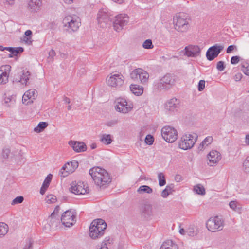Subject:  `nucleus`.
<instances>
[{
  "mask_svg": "<svg viewBox=\"0 0 249 249\" xmlns=\"http://www.w3.org/2000/svg\"><path fill=\"white\" fill-rule=\"evenodd\" d=\"M243 170L246 173H249V156H247L243 163Z\"/></svg>",
  "mask_w": 249,
  "mask_h": 249,
  "instance_id": "nucleus-41",
  "label": "nucleus"
},
{
  "mask_svg": "<svg viewBox=\"0 0 249 249\" xmlns=\"http://www.w3.org/2000/svg\"><path fill=\"white\" fill-rule=\"evenodd\" d=\"M87 188H85L83 182L80 181L77 182L76 181H74L71 182L70 190L74 194L83 195L87 193Z\"/></svg>",
  "mask_w": 249,
  "mask_h": 249,
  "instance_id": "nucleus-14",
  "label": "nucleus"
},
{
  "mask_svg": "<svg viewBox=\"0 0 249 249\" xmlns=\"http://www.w3.org/2000/svg\"><path fill=\"white\" fill-rule=\"evenodd\" d=\"M55 55V51L53 49L50 50L49 53V58L53 59Z\"/></svg>",
  "mask_w": 249,
  "mask_h": 249,
  "instance_id": "nucleus-61",
  "label": "nucleus"
},
{
  "mask_svg": "<svg viewBox=\"0 0 249 249\" xmlns=\"http://www.w3.org/2000/svg\"><path fill=\"white\" fill-rule=\"evenodd\" d=\"M149 74L147 72L142 69L139 75V79L142 83H145L147 82L149 78Z\"/></svg>",
  "mask_w": 249,
  "mask_h": 249,
  "instance_id": "nucleus-28",
  "label": "nucleus"
},
{
  "mask_svg": "<svg viewBox=\"0 0 249 249\" xmlns=\"http://www.w3.org/2000/svg\"><path fill=\"white\" fill-rule=\"evenodd\" d=\"M240 57L238 56H234L231 58V64H236L240 61Z\"/></svg>",
  "mask_w": 249,
  "mask_h": 249,
  "instance_id": "nucleus-51",
  "label": "nucleus"
},
{
  "mask_svg": "<svg viewBox=\"0 0 249 249\" xmlns=\"http://www.w3.org/2000/svg\"><path fill=\"white\" fill-rule=\"evenodd\" d=\"M140 212L142 217L146 220L152 219L154 215L153 205L148 202H144L141 204Z\"/></svg>",
  "mask_w": 249,
  "mask_h": 249,
  "instance_id": "nucleus-8",
  "label": "nucleus"
},
{
  "mask_svg": "<svg viewBox=\"0 0 249 249\" xmlns=\"http://www.w3.org/2000/svg\"><path fill=\"white\" fill-rule=\"evenodd\" d=\"M194 191L196 194L204 195L205 194V189L201 184H197L194 187Z\"/></svg>",
  "mask_w": 249,
  "mask_h": 249,
  "instance_id": "nucleus-33",
  "label": "nucleus"
},
{
  "mask_svg": "<svg viewBox=\"0 0 249 249\" xmlns=\"http://www.w3.org/2000/svg\"><path fill=\"white\" fill-rule=\"evenodd\" d=\"M117 105L115 106V109L120 112L126 113L131 110L133 105L128 104L126 100L123 98H118L116 100Z\"/></svg>",
  "mask_w": 249,
  "mask_h": 249,
  "instance_id": "nucleus-12",
  "label": "nucleus"
},
{
  "mask_svg": "<svg viewBox=\"0 0 249 249\" xmlns=\"http://www.w3.org/2000/svg\"><path fill=\"white\" fill-rule=\"evenodd\" d=\"M52 177L53 175L51 174H49L45 178L40 190V193L41 195L45 194L52 180Z\"/></svg>",
  "mask_w": 249,
  "mask_h": 249,
  "instance_id": "nucleus-24",
  "label": "nucleus"
},
{
  "mask_svg": "<svg viewBox=\"0 0 249 249\" xmlns=\"http://www.w3.org/2000/svg\"><path fill=\"white\" fill-rule=\"evenodd\" d=\"M197 137L196 134L183 135L181 137L180 142L179 143V147L183 150L191 149L194 145Z\"/></svg>",
  "mask_w": 249,
  "mask_h": 249,
  "instance_id": "nucleus-6",
  "label": "nucleus"
},
{
  "mask_svg": "<svg viewBox=\"0 0 249 249\" xmlns=\"http://www.w3.org/2000/svg\"><path fill=\"white\" fill-rule=\"evenodd\" d=\"M48 125V124L47 122H39L37 125L36 127L34 128V131L36 132L39 133L42 132L44 129L46 128Z\"/></svg>",
  "mask_w": 249,
  "mask_h": 249,
  "instance_id": "nucleus-31",
  "label": "nucleus"
},
{
  "mask_svg": "<svg viewBox=\"0 0 249 249\" xmlns=\"http://www.w3.org/2000/svg\"><path fill=\"white\" fill-rule=\"evenodd\" d=\"M8 225L4 223L0 224V236L5 235L8 232Z\"/></svg>",
  "mask_w": 249,
  "mask_h": 249,
  "instance_id": "nucleus-36",
  "label": "nucleus"
},
{
  "mask_svg": "<svg viewBox=\"0 0 249 249\" xmlns=\"http://www.w3.org/2000/svg\"><path fill=\"white\" fill-rule=\"evenodd\" d=\"M142 46L144 49H150L153 48L154 46L151 39H146L142 44Z\"/></svg>",
  "mask_w": 249,
  "mask_h": 249,
  "instance_id": "nucleus-42",
  "label": "nucleus"
},
{
  "mask_svg": "<svg viewBox=\"0 0 249 249\" xmlns=\"http://www.w3.org/2000/svg\"><path fill=\"white\" fill-rule=\"evenodd\" d=\"M100 141L106 145L110 144L112 142L111 135L103 134L100 139Z\"/></svg>",
  "mask_w": 249,
  "mask_h": 249,
  "instance_id": "nucleus-30",
  "label": "nucleus"
},
{
  "mask_svg": "<svg viewBox=\"0 0 249 249\" xmlns=\"http://www.w3.org/2000/svg\"><path fill=\"white\" fill-rule=\"evenodd\" d=\"M71 168H73L74 171L78 167V162L76 161L73 160L71 162H69Z\"/></svg>",
  "mask_w": 249,
  "mask_h": 249,
  "instance_id": "nucleus-54",
  "label": "nucleus"
},
{
  "mask_svg": "<svg viewBox=\"0 0 249 249\" xmlns=\"http://www.w3.org/2000/svg\"><path fill=\"white\" fill-rule=\"evenodd\" d=\"M59 210H60V207L58 205H57L54 209V211H53V212L51 214V216H58V213H59Z\"/></svg>",
  "mask_w": 249,
  "mask_h": 249,
  "instance_id": "nucleus-55",
  "label": "nucleus"
},
{
  "mask_svg": "<svg viewBox=\"0 0 249 249\" xmlns=\"http://www.w3.org/2000/svg\"><path fill=\"white\" fill-rule=\"evenodd\" d=\"M154 141V138L153 136L150 134L147 135L145 138V142L149 145H152Z\"/></svg>",
  "mask_w": 249,
  "mask_h": 249,
  "instance_id": "nucleus-44",
  "label": "nucleus"
},
{
  "mask_svg": "<svg viewBox=\"0 0 249 249\" xmlns=\"http://www.w3.org/2000/svg\"><path fill=\"white\" fill-rule=\"evenodd\" d=\"M137 192L139 194H151L153 192V189L147 185H142L137 190Z\"/></svg>",
  "mask_w": 249,
  "mask_h": 249,
  "instance_id": "nucleus-27",
  "label": "nucleus"
},
{
  "mask_svg": "<svg viewBox=\"0 0 249 249\" xmlns=\"http://www.w3.org/2000/svg\"><path fill=\"white\" fill-rule=\"evenodd\" d=\"M128 22V17L126 14H120L115 17L113 21V26L115 30L119 32Z\"/></svg>",
  "mask_w": 249,
  "mask_h": 249,
  "instance_id": "nucleus-10",
  "label": "nucleus"
},
{
  "mask_svg": "<svg viewBox=\"0 0 249 249\" xmlns=\"http://www.w3.org/2000/svg\"><path fill=\"white\" fill-rule=\"evenodd\" d=\"M205 81L203 80H201L198 82V90L199 91H202L205 88Z\"/></svg>",
  "mask_w": 249,
  "mask_h": 249,
  "instance_id": "nucleus-49",
  "label": "nucleus"
},
{
  "mask_svg": "<svg viewBox=\"0 0 249 249\" xmlns=\"http://www.w3.org/2000/svg\"><path fill=\"white\" fill-rule=\"evenodd\" d=\"M119 121L118 119H114L110 120L107 122V125L109 127H112L117 124L118 123Z\"/></svg>",
  "mask_w": 249,
  "mask_h": 249,
  "instance_id": "nucleus-50",
  "label": "nucleus"
},
{
  "mask_svg": "<svg viewBox=\"0 0 249 249\" xmlns=\"http://www.w3.org/2000/svg\"><path fill=\"white\" fill-rule=\"evenodd\" d=\"M69 144L71 146L73 150L76 152H84L87 149L86 145L82 142L71 141L69 142Z\"/></svg>",
  "mask_w": 249,
  "mask_h": 249,
  "instance_id": "nucleus-17",
  "label": "nucleus"
},
{
  "mask_svg": "<svg viewBox=\"0 0 249 249\" xmlns=\"http://www.w3.org/2000/svg\"><path fill=\"white\" fill-rule=\"evenodd\" d=\"M230 207L235 211L239 212L240 210V206L236 201H231L229 203Z\"/></svg>",
  "mask_w": 249,
  "mask_h": 249,
  "instance_id": "nucleus-40",
  "label": "nucleus"
},
{
  "mask_svg": "<svg viewBox=\"0 0 249 249\" xmlns=\"http://www.w3.org/2000/svg\"><path fill=\"white\" fill-rule=\"evenodd\" d=\"M184 54L188 57H196L200 53V49L197 45H190L185 47Z\"/></svg>",
  "mask_w": 249,
  "mask_h": 249,
  "instance_id": "nucleus-15",
  "label": "nucleus"
},
{
  "mask_svg": "<svg viewBox=\"0 0 249 249\" xmlns=\"http://www.w3.org/2000/svg\"><path fill=\"white\" fill-rule=\"evenodd\" d=\"M243 75L241 73L236 74L234 76V79L235 81H239L241 80Z\"/></svg>",
  "mask_w": 249,
  "mask_h": 249,
  "instance_id": "nucleus-57",
  "label": "nucleus"
},
{
  "mask_svg": "<svg viewBox=\"0 0 249 249\" xmlns=\"http://www.w3.org/2000/svg\"><path fill=\"white\" fill-rule=\"evenodd\" d=\"M160 249H178V246L172 240H168L163 243Z\"/></svg>",
  "mask_w": 249,
  "mask_h": 249,
  "instance_id": "nucleus-25",
  "label": "nucleus"
},
{
  "mask_svg": "<svg viewBox=\"0 0 249 249\" xmlns=\"http://www.w3.org/2000/svg\"><path fill=\"white\" fill-rule=\"evenodd\" d=\"M130 89L133 93L137 96L141 95L143 93V88L137 84H131Z\"/></svg>",
  "mask_w": 249,
  "mask_h": 249,
  "instance_id": "nucleus-26",
  "label": "nucleus"
},
{
  "mask_svg": "<svg viewBox=\"0 0 249 249\" xmlns=\"http://www.w3.org/2000/svg\"><path fill=\"white\" fill-rule=\"evenodd\" d=\"M170 193L167 191L165 188L162 190L161 196L163 198H166Z\"/></svg>",
  "mask_w": 249,
  "mask_h": 249,
  "instance_id": "nucleus-59",
  "label": "nucleus"
},
{
  "mask_svg": "<svg viewBox=\"0 0 249 249\" xmlns=\"http://www.w3.org/2000/svg\"><path fill=\"white\" fill-rule=\"evenodd\" d=\"M180 106V100L176 98H173L167 101L165 104V108L170 111H177Z\"/></svg>",
  "mask_w": 249,
  "mask_h": 249,
  "instance_id": "nucleus-16",
  "label": "nucleus"
},
{
  "mask_svg": "<svg viewBox=\"0 0 249 249\" xmlns=\"http://www.w3.org/2000/svg\"><path fill=\"white\" fill-rule=\"evenodd\" d=\"M209 160L208 164L210 166H213L216 163L218 160V153L217 151L212 150L207 155Z\"/></svg>",
  "mask_w": 249,
  "mask_h": 249,
  "instance_id": "nucleus-21",
  "label": "nucleus"
},
{
  "mask_svg": "<svg viewBox=\"0 0 249 249\" xmlns=\"http://www.w3.org/2000/svg\"><path fill=\"white\" fill-rule=\"evenodd\" d=\"M174 187V184H171L170 185H168L166 186L165 189L168 191L170 193L173 190V188Z\"/></svg>",
  "mask_w": 249,
  "mask_h": 249,
  "instance_id": "nucleus-60",
  "label": "nucleus"
},
{
  "mask_svg": "<svg viewBox=\"0 0 249 249\" xmlns=\"http://www.w3.org/2000/svg\"><path fill=\"white\" fill-rule=\"evenodd\" d=\"M63 23L68 28V30L75 32L78 30L81 25V19L76 15H69L64 18Z\"/></svg>",
  "mask_w": 249,
  "mask_h": 249,
  "instance_id": "nucleus-5",
  "label": "nucleus"
},
{
  "mask_svg": "<svg viewBox=\"0 0 249 249\" xmlns=\"http://www.w3.org/2000/svg\"><path fill=\"white\" fill-rule=\"evenodd\" d=\"M161 135L164 140L170 143L174 142L178 138L177 130L169 126H165L162 128Z\"/></svg>",
  "mask_w": 249,
  "mask_h": 249,
  "instance_id": "nucleus-7",
  "label": "nucleus"
},
{
  "mask_svg": "<svg viewBox=\"0 0 249 249\" xmlns=\"http://www.w3.org/2000/svg\"><path fill=\"white\" fill-rule=\"evenodd\" d=\"M62 170L67 171V173L71 174L74 172L73 168H71L69 162H67L62 167Z\"/></svg>",
  "mask_w": 249,
  "mask_h": 249,
  "instance_id": "nucleus-45",
  "label": "nucleus"
},
{
  "mask_svg": "<svg viewBox=\"0 0 249 249\" xmlns=\"http://www.w3.org/2000/svg\"><path fill=\"white\" fill-rule=\"evenodd\" d=\"M236 48V46L233 45H231L228 46V48L227 49V53H230L232 51H233L234 49Z\"/></svg>",
  "mask_w": 249,
  "mask_h": 249,
  "instance_id": "nucleus-58",
  "label": "nucleus"
},
{
  "mask_svg": "<svg viewBox=\"0 0 249 249\" xmlns=\"http://www.w3.org/2000/svg\"><path fill=\"white\" fill-rule=\"evenodd\" d=\"M41 5V0H30L28 3V7L30 9L34 12H37L39 11Z\"/></svg>",
  "mask_w": 249,
  "mask_h": 249,
  "instance_id": "nucleus-20",
  "label": "nucleus"
},
{
  "mask_svg": "<svg viewBox=\"0 0 249 249\" xmlns=\"http://www.w3.org/2000/svg\"><path fill=\"white\" fill-rule=\"evenodd\" d=\"M225 68V65L224 62L223 61H219V71H222L224 70Z\"/></svg>",
  "mask_w": 249,
  "mask_h": 249,
  "instance_id": "nucleus-62",
  "label": "nucleus"
},
{
  "mask_svg": "<svg viewBox=\"0 0 249 249\" xmlns=\"http://www.w3.org/2000/svg\"><path fill=\"white\" fill-rule=\"evenodd\" d=\"M124 81V77L122 74H115L109 77L107 83L110 87L119 88L123 84Z\"/></svg>",
  "mask_w": 249,
  "mask_h": 249,
  "instance_id": "nucleus-13",
  "label": "nucleus"
},
{
  "mask_svg": "<svg viewBox=\"0 0 249 249\" xmlns=\"http://www.w3.org/2000/svg\"><path fill=\"white\" fill-rule=\"evenodd\" d=\"M34 241L30 238H28L25 240V244L23 249H33Z\"/></svg>",
  "mask_w": 249,
  "mask_h": 249,
  "instance_id": "nucleus-38",
  "label": "nucleus"
},
{
  "mask_svg": "<svg viewBox=\"0 0 249 249\" xmlns=\"http://www.w3.org/2000/svg\"><path fill=\"white\" fill-rule=\"evenodd\" d=\"M140 71H142V69L138 68L133 70L130 73V77L133 80H138Z\"/></svg>",
  "mask_w": 249,
  "mask_h": 249,
  "instance_id": "nucleus-39",
  "label": "nucleus"
},
{
  "mask_svg": "<svg viewBox=\"0 0 249 249\" xmlns=\"http://www.w3.org/2000/svg\"><path fill=\"white\" fill-rule=\"evenodd\" d=\"M24 199V197L22 196H17L12 200L11 205H15L18 204H20L23 202Z\"/></svg>",
  "mask_w": 249,
  "mask_h": 249,
  "instance_id": "nucleus-43",
  "label": "nucleus"
},
{
  "mask_svg": "<svg viewBox=\"0 0 249 249\" xmlns=\"http://www.w3.org/2000/svg\"><path fill=\"white\" fill-rule=\"evenodd\" d=\"M176 76L172 74L167 73L155 83V86L160 90H169L176 84Z\"/></svg>",
  "mask_w": 249,
  "mask_h": 249,
  "instance_id": "nucleus-4",
  "label": "nucleus"
},
{
  "mask_svg": "<svg viewBox=\"0 0 249 249\" xmlns=\"http://www.w3.org/2000/svg\"><path fill=\"white\" fill-rule=\"evenodd\" d=\"M31 76V73L29 71H23L22 75L20 76L19 79H16V81L20 82L22 84L27 85Z\"/></svg>",
  "mask_w": 249,
  "mask_h": 249,
  "instance_id": "nucleus-23",
  "label": "nucleus"
},
{
  "mask_svg": "<svg viewBox=\"0 0 249 249\" xmlns=\"http://www.w3.org/2000/svg\"><path fill=\"white\" fill-rule=\"evenodd\" d=\"M217 218L218 216H216L213 218H210L207 221L206 223V227L209 231L212 232L216 231L217 229H218V221H217Z\"/></svg>",
  "mask_w": 249,
  "mask_h": 249,
  "instance_id": "nucleus-19",
  "label": "nucleus"
},
{
  "mask_svg": "<svg viewBox=\"0 0 249 249\" xmlns=\"http://www.w3.org/2000/svg\"><path fill=\"white\" fill-rule=\"evenodd\" d=\"M213 138L211 136L207 137L203 141L204 143H205L206 146H208L209 144H211L213 142Z\"/></svg>",
  "mask_w": 249,
  "mask_h": 249,
  "instance_id": "nucleus-52",
  "label": "nucleus"
},
{
  "mask_svg": "<svg viewBox=\"0 0 249 249\" xmlns=\"http://www.w3.org/2000/svg\"><path fill=\"white\" fill-rule=\"evenodd\" d=\"M89 174L95 183L102 189L105 188L111 181V178L107 172L99 167L91 168L89 170Z\"/></svg>",
  "mask_w": 249,
  "mask_h": 249,
  "instance_id": "nucleus-1",
  "label": "nucleus"
},
{
  "mask_svg": "<svg viewBox=\"0 0 249 249\" xmlns=\"http://www.w3.org/2000/svg\"><path fill=\"white\" fill-rule=\"evenodd\" d=\"M11 67L9 65H5L0 67V70H1L2 72H3L5 71L6 73L9 75V72L11 70Z\"/></svg>",
  "mask_w": 249,
  "mask_h": 249,
  "instance_id": "nucleus-48",
  "label": "nucleus"
},
{
  "mask_svg": "<svg viewBox=\"0 0 249 249\" xmlns=\"http://www.w3.org/2000/svg\"><path fill=\"white\" fill-rule=\"evenodd\" d=\"M241 70L247 76H249V64L247 62L242 63L240 65Z\"/></svg>",
  "mask_w": 249,
  "mask_h": 249,
  "instance_id": "nucleus-35",
  "label": "nucleus"
},
{
  "mask_svg": "<svg viewBox=\"0 0 249 249\" xmlns=\"http://www.w3.org/2000/svg\"><path fill=\"white\" fill-rule=\"evenodd\" d=\"M190 20L188 15L184 13H179L173 18L175 29L178 32H184L188 30Z\"/></svg>",
  "mask_w": 249,
  "mask_h": 249,
  "instance_id": "nucleus-3",
  "label": "nucleus"
},
{
  "mask_svg": "<svg viewBox=\"0 0 249 249\" xmlns=\"http://www.w3.org/2000/svg\"><path fill=\"white\" fill-rule=\"evenodd\" d=\"M218 56V44L211 46L206 52V57L208 60L212 61Z\"/></svg>",
  "mask_w": 249,
  "mask_h": 249,
  "instance_id": "nucleus-18",
  "label": "nucleus"
},
{
  "mask_svg": "<svg viewBox=\"0 0 249 249\" xmlns=\"http://www.w3.org/2000/svg\"><path fill=\"white\" fill-rule=\"evenodd\" d=\"M9 74L6 73L2 72L1 70H0V84H5L8 81Z\"/></svg>",
  "mask_w": 249,
  "mask_h": 249,
  "instance_id": "nucleus-34",
  "label": "nucleus"
},
{
  "mask_svg": "<svg viewBox=\"0 0 249 249\" xmlns=\"http://www.w3.org/2000/svg\"><path fill=\"white\" fill-rule=\"evenodd\" d=\"M31 37L24 36L23 40L26 43H27L28 44H30V43H31Z\"/></svg>",
  "mask_w": 249,
  "mask_h": 249,
  "instance_id": "nucleus-64",
  "label": "nucleus"
},
{
  "mask_svg": "<svg viewBox=\"0 0 249 249\" xmlns=\"http://www.w3.org/2000/svg\"><path fill=\"white\" fill-rule=\"evenodd\" d=\"M37 96V92L35 89H30L26 91L24 94V98L27 97V99H31V101H29L26 105H28L29 103H33V100L35 99Z\"/></svg>",
  "mask_w": 249,
  "mask_h": 249,
  "instance_id": "nucleus-22",
  "label": "nucleus"
},
{
  "mask_svg": "<svg viewBox=\"0 0 249 249\" xmlns=\"http://www.w3.org/2000/svg\"><path fill=\"white\" fill-rule=\"evenodd\" d=\"M10 153V150L9 148H4L2 151V156L4 158H7Z\"/></svg>",
  "mask_w": 249,
  "mask_h": 249,
  "instance_id": "nucleus-53",
  "label": "nucleus"
},
{
  "mask_svg": "<svg viewBox=\"0 0 249 249\" xmlns=\"http://www.w3.org/2000/svg\"><path fill=\"white\" fill-rule=\"evenodd\" d=\"M46 201L50 203H54L56 201V197L53 195H49L47 196Z\"/></svg>",
  "mask_w": 249,
  "mask_h": 249,
  "instance_id": "nucleus-46",
  "label": "nucleus"
},
{
  "mask_svg": "<svg viewBox=\"0 0 249 249\" xmlns=\"http://www.w3.org/2000/svg\"><path fill=\"white\" fill-rule=\"evenodd\" d=\"M61 221L67 227L72 226L76 222V213L72 209L66 211L62 214Z\"/></svg>",
  "mask_w": 249,
  "mask_h": 249,
  "instance_id": "nucleus-9",
  "label": "nucleus"
},
{
  "mask_svg": "<svg viewBox=\"0 0 249 249\" xmlns=\"http://www.w3.org/2000/svg\"><path fill=\"white\" fill-rule=\"evenodd\" d=\"M186 233L189 236H194L197 233V231L195 230L193 228H189L186 231Z\"/></svg>",
  "mask_w": 249,
  "mask_h": 249,
  "instance_id": "nucleus-47",
  "label": "nucleus"
},
{
  "mask_svg": "<svg viewBox=\"0 0 249 249\" xmlns=\"http://www.w3.org/2000/svg\"><path fill=\"white\" fill-rule=\"evenodd\" d=\"M224 220L222 219H220L219 220V226H218V227H219V231H220L221 230H222L223 227H224Z\"/></svg>",
  "mask_w": 249,
  "mask_h": 249,
  "instance_id": "nucleus-63",
  "label": "nucleus"
},
{
  "mask_svg": "<svg viewBox=\"0 0 249 249\" xmlns=\"http://www.w3.org/2000/svg\"><path fill=\"white\" fill-rule=\"evenodd\" d=\"M158 178L160 186H163L166 184L165 177L163 173H159L158 175Z\"/></svg>",
  "mask_w": 249,
  "mask_h": 249,
  "instance_id": "nucleus-37",
  "label": "nucleus"
},
{
  "mask_svg": "<svg viewBox=\"0 0 249 249\" xmlns=\"http://www.w3.org/2000/svg\"><path fill=\"white\" fill-rule=\"evenodd\" d=\"M107 224L102 219L93 220L89 229V235L92 239H97L102 237L107 228Z\"/></svg>",
  "mask_w": 249,
  "mask_h": 249,
  "instance_id": "nucleus-2",
  "label": "nucleus"
},
{
  "mask_svg": "<svg viewBox=\"0 0 249 249\" xmlns=\"http://www.w3.org/2000/svg\"><path fill=\"white\" fill-rule=\"evenodd\" d=\"M59 174L61 177L65 178L67 177L69 175V173H67V171L62 170V168L59 171Z\"/></svg>",
  "mask_w": 249,
  "mask_h": 249,
  "instance_id": "nucleus-56",
  "label": "nucleus"
},
{
  "mask_svg": "<svg viewBox=\"0 0 249 249\" xmlns=\"http://www.w3.org/2000/svg\"><path fill=\"white\" fill-rule=\"evenodd\" d=\"M48 220L50 226H53L54 225L57 226V224L59 223V216H53V217L50 215L48 217Z\"/></svg>",
  "mask_w": 249,
  "mask_h": 249,
  "instance_id": "nucleus-32",
  "label": "nucleus"
},
{
  "mask_svg": "<svg viewBox=\"0 0 249 249\" xmlns=\"http://www.w3.org/2000/svg\"><path fill=\"white\" fill-rule=\"evenodd\" d=\"M98 24L102 28L106 27V25L111 21L110 15L106 9L100 10L97 15Z\"/></svg>",
  "mask_w": 249,
  "mask_h": 249,
  "instance_id": "nucleus-11",
  "label": "nucleus"
},
{
  "mask_svg": "<svg viewBox=\"0 0 249 249\" xmlns=\"http://www.w3.org/2000/svg\"><path fill=\"white\" fill-rule=\"evenodd\" d=\"M8 51L13 55L16 56L18 54L22 53L24 51V48L21 47L16 48L8 47Z\"/></svg>",
  "mask_w": 249,
  "mask_h": 249,
  "instance_id": "nucleus-29",
  "label": "nucleus"
}]
</instances>
